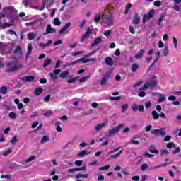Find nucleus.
I'll return each instance as SVG.
<instances>
[{"instance_id": "1", "label": "nucleus", "mask_w": 181, "mask_h": 181, "mask_svg": "<svg viewBox=\"0 0 181 181\" xmlns=\"http://www.w3.org/2000/svg\"><path fill=\"white\" fill-rule=\"evenodd\" d=\"M23 66L19 64L18 59L14 58L12 59L7 63V70L6 71L8 73H12L13 71H18V70H21Z\"/></svg>"}, {"instance_id": "2", "label": "nucleus", "mask_w": 181, "mask_h": 181, "mask_svg": "<svg viewBox=\"0 0 181 181\" xmlns=\"http://www.w3.org/2000/svg\"><path fill=\"white\" fill-rule=\"evenodd\" d=\"M101 19L103 20V24L106 26L111 27L114 25V17L112 16V14L106 16L105 14H102Z\"/></svg>"}, {"instance_id": "3", "label": "nucleus", "mask_w": 181, "mask_h": 181, "mask_svg": "<svg viewBox=\"0 0 181 181\" xmlns=\"http://www.w3.org/2000/svg\"><path fill=\"white\" fill-rule=\"evenodd\" d=\"M157 84H158V77H156V76H152L150 78V81H147L144 85L143 90H148V88L151 87H155Z\"/></svg>"}, {"instance_id": "4", "label": "nucleus", "mask_w": 181, "mask_h": 181, "mask_svg": "<svg viewBox=\"0 0 181 181\" xmlns=\"http://www.w3.org/2000/svg\"><path fill=\"white\" fill-rule=\"evenodd\" d=\"M119 149H121V147H119L110 151L107 154L109 158H112V159H117V158H118L119 155L122 153V150L119 151L117 154H112V153H115V152H117V151H119Z\"/></svg>"}, {"instance_id": "5", "label": "nucleus", "mask_w": 181, "mask_h": 181, "mask_svg": "<svg viewBox=\"0 0 181 181\" xmlns=\"http://www.w3.org/2000/svg\"><path fill=\"white\" fill-rule=\"evenodd\" d=\"M122 127H124V124H119L117 127H113L112 129H110L108 131V135L109 136H112L114 135H117V134H118V132H119V129H121V128H122Z\"/></svg>"}, {"instance_id": "6", "label": "nucleus", "mask_w": 181, "mask_h": 181, "mask_svg": "<svg viewBox=\"0 0 181 181\" xmlns=\"http://www.w3.org/2000/svg\"><path fill=\"white\" fill-rule=\"evenodd\" d=\"M151 134L158 136V135H161V136H165L166 135V132L163 130V129H153L151 130Z\"/></svg>"}, {"instance_id": "7", "label": "nucleus", "mask_w": 181, "mask_h": 181, "mask_svg": "<svg viewBox=\"0 0 181 181\" xmlns=\"http://www.w3.org/2000/svg\"><path fill=\"white\" fill-rule=\"evenodd\" d=\"M91 33H93V30L90 29V28H88L86 32L85 33V35L81 39L82 43H84V42L87 40V38L88 37V36H90V35H91Z\"/></svg>"}, {"instance_id": "8", "label": "nucleus", "mask_w": 181, "mask_h": 181, "mask_svg": "<svg viewBox=\"0 0 181 181\" xmlns=\"http://www.w3.org/2000/svg\"><path fill=\"white\" fill-rule=\"evenodd\" d=\"M54 32H56V30L52 28L50 24H48L46 28V33H45L43 35H49V33H54Z\"/></svg>"}, {"instance_id": "9", "label": "nucleus", "mask_w": 181, "mask_h": 181, "mask_svg": "<svg viewBox=\"0 0 181 181\" xmlns=\"http://www.w3.org/2000/svg\"><path fill=\"white\" fill-rule=\"evenodd\" d=\"M105 127H107V123H100L95 126V129L96 131H101V129H103V128H105Z\"/></svg>"}, {"instance_id": "10", "label": "nucleus", "mask_w": 181, "mask_h": 181, "mask_svg": "<svg viewBox=\"0 0 181 181\" xmlns=\"http://www.w3.org/2000/svg\"><path fill=\"white\" fill-rule=\"evenodd\" d=\"M14 54H16V56H21L22 55V48L21 47V46L17 45L16 47V49L14 50Z\"/></svg>"}, {"instance_id": "11", "label": "nucleus", "mask_w": 181, "mask_h": 181, "mask_svg": "<svg viewBox=\"0 0 181 181\" xmlns=\"http://www.w3.org/2000/svg\"><path fill=\"white\" fill-rule=\"evenodd\" d=\"M103 42V38L101 37L95 38L93 43L91 44V47H94L96 45H99V43H101Z\"/></svg>"}, {"instance_id": "12", "label": "nucleus", "mask_w": 181, "mask_h": 181, "mask_svg": "<svg viewBox=\"0 0 181 181\" xmlns=\"http://www.w3.org/2000/svg\"><path fill=\"white\" fill-rule=\"evenodd\" d=\"M11 26H13V24L3 23L0 24V29H8V28H11Z\"/></svg>"}, {"instance_id": "13", "label": "nucleus", "mask_w": 181, "mask_h": 181, "mask_svg": "<svg viewBox=\"0 0 181 181\" xmlns=\"http://www.w3.org/2000/svg\"><path fill=\"white\" fill-rule=\"evenodd\" d=\"M70 26H71V23H67L60 30H59V33H64V32H66V30H67V29H69V28H70Z\"/></svg>"}, {"instance_id": "14", "label": "nucleus", "mask_w": 181, "mask_h": 181, "mask_svg": "<svg viewBox=\"0 0 181 181\" xmlns=\"http://www.w3.org/2000/svg\"><path fill=\"white\" fill-rule=\"evenodd\" d=\"M6 45L0 42V53L1 54H5V50H6Z\"/></svg>"}, {"instance_id": "15", "label": "nucleus", "mask_w": 181, "mask_h": 181, "mask_svg": "<svg viewBox=\"0 0 181 181\" xmlns=\"http://www.w3.org/2000/svg\"><path fill=\"white\" fill-rule=\"evenodd\" d=\"M35 80V76H25V77L22 78L23 81H33Z\"/></svg>"}, {"instance_id": "16", "label": "nucleus", "mask_w": 181, "mask_h": 181, "mask_svg": "<svg viewBox=\"0 0 181 181\" xmlns=\"http://www.w3.org/2000/svg\"><path fill=\"white\" fill-rule=\"evenodd\" d=\"M33 49V47H32V44H28V46H27L26 59H28L29 57V56H30V54L32 53Z\"/></svg>"}, {"instance_id": "17", "label": "nucleus", "mask_w": 181, "mask_h": 181, "mask_svg": "<svg viewBox=\"0 0 181 181\" xmlns=\"http://www.w3.org/2000/svg\"><path fill=\"white\" fill-rule=\"evenodd\" d=\"M37 23V21H32V22H29V23H26V26H28V28L31 26L32 29L35 30L36 29V24Z\"/></svg>"}, {"instance_id": "18", "label": "nucleus", "mask_w": 181, "mask_h": 181, "mask_svg": "<svg viewBox=\"0 0 181 181\" xmlns=\"http://www.w3.org/2000/svg\"><path fill=\"white\" fill-rule=\"evenodd\" d=\"M144 53H145V50L141 49L137 54H135V59H141L144 56Z\"/></svg>"}, {"instance_id": "19", "label": "nucleus", "mask_w": 181, "mask_h": 181, "mask_svg": "<svg viewBox=\"0 0 181 181\" xmlns=\"http://www.w3.org/2000/svg\"><path fill=\"white\" fill-rule=\"evenodd\" d=\"M159 98L158 100L157 104H159L160 103H163V101H165L166 100V95L160 93L159 95Z\"/></svg>"}, {"instance_id": "20", "label": "nucleus", "mask_w": 181, "mask_h": 181, "mask_svg": "<svg viewBox=\"0 0 181 181\" xmlns=\"http://www.w3.org/2000/svg\"><path fill=\"white\" fill-rule=\"evenodd\" d=\"M151 115L155 121H156V119H159V114L158 113V112H156V110H153L151 112Z\"/></svg>"}, {"instance_id": "21", "label": "nucleus", "mask_w": 181, "mask_h": 181, "mask_svg": "<svg viewBox=\"0 0 181 181\" xmlns=\"http://www.w3.org/2000/svg\"><path fill=\"white\" fill-rule=\"evenodd\" d=\"M80 62H83V63H88V59H84V58H81V59H78V60L76 61H74L72 62V64H76L77 63H80Z\"/></svg>"}, {"instance_id": "22", "label": "nucleus", "mask_w": 181, "mask_h": 181, "mask_svg": "<svg viewBox=\"0 0 181 181\" xmlns=\"http://www.w3.org/2000/svg\"><path fill=\"white\" fill-rule=\"evenodd\" d=\"M69 73H70L69 70L62 72L59 75L60 78H66L69 76Z\"/></svg>"}, {"instance_id": "23", "label": "nucleus", "mask_w": 181, "mask_h": 181, "mask_svg": "<svg viewBox=\"0 0 181 181\" xmlns=\"http://www.w3.org/2000/svg\"><path fill=\"white\" fill-rule=\"evenodd\" d=\"M145 90L146 89H144V86L141 88H140L138 95L139 97H145V95H146V93H145Z\"/></svg>"}, {"instance_id": "24", "label": "nucleus", "mask_w": 181, "mask_h": 181, "mask_svg": "<svg viewBox=\"0 0 181 181\" xmlns=\"http://www.w3.org/2000/svg\"><path fill=\"white\" fill-rule=\"evenodd\" d=\"M27 37H28V40H33V39H35V37H36V34H35V33H29L27 35Z\"/></svg>"}, {"instance_id": "25", "label": "nucleus", "mask_w": 181, "mask_h": 181, "mask_svg": "<svg viewBox=\"0 0 181 181\" xmlns=\"http://www.w3.org/2000/svg\"><path fill=\"white\" fill-rule=\"evenodd\" d=\"M101 142H103V141H105L103 142L102 144V146H105L106 145H108V140H107V136H104L103 137H102L100 139Z\"/></svg>"}, {"instance_id": "26", "label": "nucleus", "mask_w": 181, "mask_h": 181, "mask_svg": "<svg viewBox=\"0 0 181 181\" xmlns=\"http://www.w3.org/2000/svg\"><path fill=\"white\" fill-rule=\"evenodd\" d=\"M84 155H90V152H88L87 151H82L79 153H78L77 156L78 158H81V157L84 156Z\"/></svg>"}, {"instance_id": "27", "label": "nucleus", "mask_w": 181, "mask_h": 181, "mask_svg": "<svg viewBox=\"0 0 181 181\" xmlns=\"http://www.w3.org/2000/svg\"><path fill=\"white\" fill-rule=\"evenodd\" d=\"M153 15H155V10H151L150 12L147 14L148 21L152 19V18H153Z\"/></svg>"}, {"instance_id": "28", "label": "nucleus", "mask_w": 181, "mask_h": 181, "mask_svg": "<svg viewBox=\"0 0 181 181\" xmlns=\"http://www.w3.org/2000/svg\"><path fill=\"white\" fill-rule=\"evenodd\" d=\"M105 63L108 64V66H112L114 64V62L111 57H107L105 59Z\"/></svg>"}, {"instance_id": "29", "label": "nucleus", "mask_w": 181, "mask_h": 181, "mask_svg": "<svg viewBox=\"0 0 181 181\" xmlns=\"http://www.w3.org/2000/svg\"><path fill=\"white\" fill-rule=\"evenodd\" d=\"M42 93H43V88H37L35 90V94L36 95H40V94H42Z\"/></svg>"}, {"instance_id": "30", "label": "nucleus", "mask_w": 181, "mask_h": 181, "mask_svg": "<svg viewBox=\"0 0 181 181\" xmlns=\"http://www.w3.org/2000/svg\"><path fill=\"white\" fill-rule=\"evenodd\" d=\"M8 91V87L6 86H3L0 88V94H6Z\"/></svg>"}, {"instance_id": "31", "label": "nucleus", "mask_w": 181, "mask_h": 181, "mask_svg": "<svg viewBox=\"0 0 181 181\" xmlns=\"http://www.w3.org/2000/svg\"><path fill=\"white\" fill-rule=\"evenodd\" d=\"M54 26H60V25H62V22L60 21V19H59V18H56L54 19Z\"/></svg>"}, {"instance_id": "32", "label": "nucleus", "mask_w": 181, "mask_h": 181, "mask_svg": "<svg viewBox=\"0 0 181 181\" xmlns=\"http://www.w3.org/2000/svg\"><path fill=\"white\" fill-rule=\"evenodd\" d=\"M60 122H57L55 123L56 130L57 131V132H62V127H60Z\"/></svg>"}, {"instance_id": "33", "label": "nucleus", "mask_w": 181, "mask_h": 181, "mask_svg": "<svg viewBox=\"0 0 181 181\" xmlns=\"http://www.w3.org/2000/svg\"><path fill=\"white\" fill-rule=\"evenodd\" d=\"M49 64H52V59H45L44 64H43V67H47Z\"/></svg>"}, {"instance_id": "34", "label": "nucleus", "mask_w": 181, "mask_h": 181, "mask_svg": "<svg viewBox=\"0 0 181 181\" xmlns=\"http://www.w3.org/2000/svg\"><path fill=\"white\" fill-rule=\"evenodd\" d=\"M163 53V55L165 56V57H166V56H168V54H169V47H168V46H165L164 47Z\"/></svg>"}, {"instance_id": "35", "label": "nucleus", "mask_w": 181, "mask_h": 181, "mask_svg": "<svg viewBox=\"0 0 181 181\" xmlns=\"http://www.w3.org/2000/svg\"><path fill=\"white\" fill-rule=\"evenodd\" d=\"M49 136H45L42 137L41 140V144H46V142H49Z\"/></svg>"}, {"instance_id": "36", "label": "nucleus", "mask_w": 181, "mask_h": 181, "mask_svg": "<svg viewBox=\"0 0 181 181\" xmlns=\"http://www.w3.org/2000/svg\"><path fill=\"white\" fill-rule=\"evenodd\" d=\"M35 159H36V156H32L30 158H28V159H26L25 160V163H29V162H32V160H35Z\"/></svg>"}, {"instance_id": "37", "label": "nucleus", "mask_w": 181, "mask_h": 181, "mask_svg": "<svg viewBox=\"0 0 181 181\" xmlns=\"http://www.w3.org/2000/svg\"><path fill=\"white\" fill-rule=\"evenodd\" d=\"M167 148L168 149H172V148H176V144L174 143H168L167 144Z\"/></svg>"}, {"instance_id": "38", "label": "nucleus", "mask_w": 181, "mask_h": 181, "mask_svg": "<svg viewBox=\"0 0 181 181\" xmlns=\"http://www.w3.org/2000/svg\"><path fill=\"white\" fill-rule=\"evenodd\" d=\"M127 110H128V104H124L122 106V112H127Z\"/></svg>"}, {"instance_id": "39", "label": "nucleus", "mask_w": 181, "mask_h": 181, "mask_svg": "<svg viewBox=\"0 0 181 181\" xmlns=\"http://www.w3.org/2000/svg\"><path fill=\"white\" fill-rule=\"evenodd\" d=\"M10 153H12V150L11 148L8 149L5 152L2 153L3 156H8V155H10Z\"/></svg>"}, {"instance_id": "40", "label": "nucleus", "mask_w": 181, "mask_h": 181, "mask_svg": "<svg viewBox=\"0 0 181 181\" xmlns=\"http://www.w3.org/2000/svg\"><path fill=\"white\" fill-rule=\"evenodd\" d=\"M150 152H151V153H159V151L155 149V147L153 146L150 147Z\"/></svg>"}, {"instance_id": "41", "label": "nucleus", "mask_w": 181, "mask_h": 181, "mask_svg": "<svg viewBox=\"0 0 181 181\" xmlns=\"http://www.w3.org/2000/svg\"><path fill=\"white\" fill-rule=\"evenodd\" d=\"M139 21H140L139 17L135 16L133 19V23H134L135 25H138V23H139Z\"/></svg>"}, {"instance_id": "42", "label": "nucleus", "mask_w": 181, "mask_h": 181, "mask_svg": "<svg viewBox=\"0 0 181 181\" xmlns=\"http://www.w3.org/2000/svg\"><path fill=\"white\" fill-rule=\"evenodd\" d=\"M107 80H108V78L106 76H103V78L100 81V85L104 86L105 83H107Z\"/></svg>"}, {"instance_id": "43", "label": "nucleus", "mask_w": 181, "mask_h": 181, "mask_svg": "<svg viewBox=\"0 0 181 181\" xmlns=\"http://www.w3.org/2000/svg\"><path fill=\"white\" fill-rule=\"evenodd\" d=\"M17 142L18 138L16 137V136H14L11 141V144H12V145H15V144H16Z\"/></svg>"}, {"instance_id": "44", "label": "nucleus", "mask_w": 181, "mask_h": 181, "mask_svg": "<svg viewBox=\"0 0 181 181\" xmlns=\"http://www.w3.org/2000/svg\"><path fill=\"white\" fill-rule=\"evenodd\" d=\"M132 6V4L131 3H129L127 6H126V10H125V14L127 15V13H128V11H129V9H131Z\"/></svg>"}, {"instance_id": "45", "label": "nucleus", "mask_w": 181, "mask_h": 181, "mask_svg": "<svg viewBox=\"0 0 181 181\" xmlns=\"http://www.w3.org/2000/svg\"><path fill=\"white\" fill-rule=\"evenodd\" d=\"M8 116L10 118H11V119H16V113L15 112H10Z\"/></svg>"}, {"instance_id": "46", "label": "nucleus", "mask_w": 181, "mask_h": 181, "mask_svg": "<svg viewBox=\"0 0 181 181\" xmlns=\"http://www.w3.org/2000/svg\"><path fill=\"white\" fill-rule=\"evenodd\" d=\"M136 70H138V65L136 64H134L132 66V71H133V73H135Z\"/></svg>"}, {"instance_id": "47", "label": "nucleus", "mask_w": 181, "mask_h": 181, "mask_svg": "<svg viewBox=\"0 0 181 181\" xmlns=\"http://www.w3.org/2000/svg\"><path fill=\"white\" fill-rule=\"evenodd\" d=\"M49 77L52 78V80H57V75L54 74V73H50Z\"/></svg>"}, {"instance_id": "48", "label": "nucleus", "mask_w": 181, "mask_h": 181, "mask_svg": "<svg viewBox=\"0 0 181 181\" xmlns=\"http://www.w3.org/2000/svg\"><path fill=\"white\" fill-rule=\"evenodd\" d=\"M111 33H112V30H106L103 33V35L106 36V37H108V36H110Z\"/></svg>"}, {"instance_id": "49", "label": "nucleus", "mask_w": 181, "mask_h": 181, "mask_svg": "<svg viewBox=\"0 0 181 181\" xmlns=\"http://www.w3.org/2000/svg\"><path fill=\"white\" fill-rule=\"evenodd\" d=\"M76 172H81V170H84V172H86L87 170V168H86V166H83L81 168H76Z\"/></svg>"}, {"instance_id": "50", "label": "nucleus", "mask_w": 181, "mask_h": 181, "mask_svg": "<svg viewBox=\"0 0 181 181\" xmlns=\"http://www.w3.org/2000/svg\"><path fill=\"white\" fill-rule=\"evenodd\" d=\"M84 53V52L83 51H78L76 52H73L71 54V56L76 57V56H78V54H83Z\"/></svg>"}, {"instance_id": "51", "label": "nucleus", "mask_w": 181, "mask_h": 181, "mask_svg": "<svg viewBox=\"0 0 181 181\" xmlns=\"http://www.w3.org/2000/svg\"><path fill=\"white\" fill-rule=\"evenodd\" d=\"M173 40L175 49H177V39H176V37H173Z\"/></svg>"}, {"instance_id": "52", "label": "nucleus", "mask_w": 181, "mask_h": 181, "mask_svg": "<svg viewBox=\"0 0 181 181\" xmlns=\"http://www.w3.org/2000/svg\"><path fill=\"white\" fill-rule=\"evenodd\" d=\"M88 78H90V76H85V77H83L81 78L79 81L80 83H84V81H87Z\"/></svg>"}, {"instance_id": "53", "label": "nucleus", "mask_w": 181, "mask_h": 181, "mask_svg": "<svg viewBox=\"0 0 181 181\" xmlns=\"http://www.w3.org/2000/svg\"><path fill=\"white\" fill-rule=\"evenodd\" d=\"M139 107L136 105V104H133L132 106V110H133V111H138Z\"/></svg>"}, {"instance_id": "54", "label": "nucleus", "mask_w": 181, "mask_h": 181, "mask_svg": "<svg viewBox=\"0 0 181 181\" xmlns=\"http://www.w3.org/2000/svg\"><path fill=\"white\" fill-rule=\"evenodd\" d=\"M75 81H77V78H72L71 79H69L67 81V83H69L70 84H73Z\"/></svg>"}, {"instance_id": "55", "label": "nucleus", "mask_w": 181, "mask_h": 181, "mask_svg": "<svg viewBox=\"0 0 181 181\" xmlns=\"http://www.w3.org/2000/svg\"><path fill=\"white\" fill-rule=\"evenodd\" d=\"M11 176L10 174L3 175L1 176V179H11Z\"/></svg>"}, {"instance_id": "56", "label": "nucleus", "mask_w": 181, "mask_h": 181, "mask_svg": "<svg viewBox=\"0 0 181 181\" xmlns=\"http://www.w3.org/2000/svg\"><path fill=\"white\" fill-rule=\"evenodd\" d=\"M179 152H180V147H177L175 151H173L172 152L173 155H176V153H179Z\"/></svg>"}, {"instance_id": "57", "label": "nucleus", "mask_w": 181, "mask_h": 181, "mask_svg": "<svg viewBox=\"0 0 181 181\" xmlns=\"http://www.w3.org/2000/svg\"><path fill=\"white\" fill-rule=\"evenodd\" d=\"M129 30L132 35H135V29H134V27L129 26Z\"/></svg>"}, {"instance_id": "58", "label": "nucleus", "mask_w": 181, "mask_h": 181, "mask_svg": "<svg viewBox=\"0 0 181 181\" xmlns=\"http://www.w3.org/2000/svg\"><path fill=\"white\" fill-rule=\"evenodd\" d=\"M75 165H76V166H81L83 165V161L77 160L75 161Z\"/></svg>"}, {"instance_id": "59", "label": "nucleus", "mask_w": 181, "mask_h": 181, "mask_svg": "<svg viewBox=\"0 0 181 181\" xmlns=\"http://www.w3.org/2000/svg\"><path fill=\"white\" fill-rule=\"evenodd\" d=\"M144 105L146 108H151L152 107V103L146 102Z\"/></svg>"}, {"instance_id": "60", "label": "nucleus", "mask_w": 181, "mask_h": 181, "mask_svg": "<svg viewBox=\"0 0 181 181\" xmlns=\"http://www.w3.org/2000/svg\"><path fill=\"white\" fill-rule=\"evenodd\" d=\"M107 169H110V165L99 168V170H107Z\"/></svg>"}, {"instance_id": "61", "label": "nucleus", "mask_w": 181, "mask_h": 181, "mask_svg": "<svg viewBox=\"0 0 181 181\" xmlns=\"http://www.w3.org/2000/svg\"><path fill=\"white\" fill-rule=\"evenodd\" d=\"M94 22H100V14H95Z\"/></svg>"}, {"instance_id": "62", "label": "nucleus", "mask_w": 181, "mask_h": 181, "mask_svg": "<svg viewBox=\"0 0 181 181\" xmlns=\"http://www.w3.org/2000/svg\"><path fill=\"white\" fill-rule=\"evenodd\" d=\"M160 5H162V2L160 1H156L154 2V6L159 7Z\"/></svg>"}, {"instance_id": "63", "label": "nucleus", "mask_w": 181, "mask_h": 181, "mask_svg": "<svg viewBox=\"0 0 181 181\" xmlns=\"http://www.w3.org/2000/svg\"><path fill=\"white\" fill-rule=\"evenodd\" d=\"M142 84V81H139V82H136V83H134L133 85V87L135 88V87H139V86H141Z\"/></svg>"}, {"instance_id": "64", "label": "nucleus", "mask_w": 181, "mask_h": 181, "mask_svg": "<svg viewBox=\"0 0 181 181\" xmlns=\"http://www.w3.org/2000/svg\"><path fill=\"white\" fill-rule=\"evenodd\" d=\"M147 168H148V164H143L141 165V170H146Z\"/></svg>"}]
</instances>
